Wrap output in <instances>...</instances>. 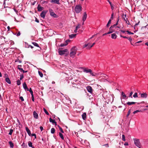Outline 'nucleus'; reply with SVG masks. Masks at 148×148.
I'll return each mask as SVG.
<instances>
[{"mask_svg": "<svg viewBox=\"0 0 148 148\" xmlns=\"http://www.w3.org/2000/svg\"><path fill=\"white\" fill-rule=\"evenodd\" d=\"M120 36L121 37H122V38H128L126 37V36H122L121 35H120Z\"/></svg>", "mask_w": 148, "mask_h": 148, "instance_id": "e2e57ef3", "label": "nucleus"}, {"mask_svg": "<svg viewBox=\"0 0 148 148\" xmlns=\"http://www.w3.org/2000/svg\"><path fill=\"white\" fill-rule=\"evenodd\" d=\"M126 32H127L128 34H133L134 33L132 32H131L129 31H126Z\"/></svg>", "mask_w": 148, "mask_h": 148, "instance_id": "49530a36", "label": "nucleus"}, {"mask_svg": "<svg viewBox=\"0 0 148 148\" xmlns=\"http://www.w3.org/2000/svg\"><path fill=\"white\" fill-rule=\"evenodd\" d=\"M43 110H44V112H45L47 115H49V113L47 111V110H46V109L44 108H43Z\"/></svg>", "mask_w": 148, "mask_h": 148, "instance_id": "58836bf2", "label": "nucleus"}, {"mask_svg": "<svg viewBox=\"0 0 148 148\" xmlns=\"http://www.w3.org/2000/svg\"><path fill=\"white\" fill-rule=\"evenodd\" d=\"M76 35V34H72L69 35V38H74Z\"/></svg>", "mask_w": 148, "mask_h": 148, "instance_id": "a878e982", "label": "nucleus"}, {"mask_svg": "<svg viewBox=\"0 0 148 148\" xmlns=\"http://www.w3.org/2000/svg\"><path fill=\"white\" fill-rule=\"evenodd\" d=\"M113 32V31H109L107 33V34H110L111 33H112Z\"/></svg>", "mask_w": 148, "mask_h": 148, "instance_id": "052dcab7", "label": "nucleus"}, {"mask_svg": "<svg viewBox=\"0 0 148 148\" xmlns=\"http://www.w3.org/2000/svg\"><path fill=\"white\" fill-rule=\"evenodd\" d=\"M28 91H29L31 95H33V92L32 90V88H29V89Z\"/></svg>", "mask_w": 148, "mask_h": 148, "instance_id": "a19ab883", "label": "nucleus"}, {"mask_svg": "<svg viewBox=\"0 0 148 148\" xmlns=\"http://www.w3.org/2000/svg\"><path fill=\"white\" fill-rule=\"evenodd\" d=\"M49 121L51 122L53 124H55V125H56L57 123L55 121V120L52 119L51 118H50L49 119Z\"/></svg>", "mask_w": 148, "mask_h": 148, "instance_id": "f8f14e48", "label": "nucleus"}, {"mask_svg": "<svg viewBox=\"0 0 148 148\" xmlns=\"http://www.w3.org/2000/svg\"><path fill=\"white\" fill-rule=\"evenodd\" d=\"M136 103V102H128L127 103V104L129 105H130L132 104H134Z\"/></svg>", "mask_w": 148, "mask_h": 148, "instance_id": "b1692460", "label": "nucleus"}, {"mask_svg": "<svg viewBox=\"0 0 148 148\" xmlns=\"http://www.w3.org/2000/svg\"><path fill=\"white\" fill-rule=\"evenodd\" d=\"M75 10L76 13H79L82 10V7L80 5H77L75 7Z\"/></svg>", "mask_w": 148, "mask_h": 148, "instance_id": "39448f33", "label": "nucleus"}, {"mask_svg": "<svg viewBox=\"0 0 148 148\" xmlns=\"http://www.w3.org/2000/svg\"><path fill=\"white\" fill-rule=\"evenodd\" d=\"M38 73L39 75L40 76V77H43V74L42 72H40L39 71H38Z\"/></svg>", "mask_w": 148, "mask_h": 148, "instance_id": "473e14b6", "label": "nucleus"}, {"mask_svg": "<svg viewBox=\"0 0 148 148\" xmlns=\"http://www.w3.org/2000/svg\"><path fill=\"white\" fill-rule=\"evenodd\" d=\"M122 140L124 141H125V136L124 134L122 135Z\"/></svg>", "mask_w": 148, "mask_h": 148, "instance_id": "a18cd8bd", "label": "nucleus"}, {"mask_svg": "<svg viewBox=\"0 0 148 148\" xmlns=\"http://www.w3.org/2000/svg\"><path fill=\"white\" fill-rule=\"evenodd\" d=\"M25 129L29 135L30 136L31 135V133L30 130L27 127H26Z\"/></svg>", "mask_w": 148, "mask_h": 148, "instance_id": "a211bd4d", "label": "nucleus"}, {"mask_svg": "<svg viewBox=\"0 0 148 148\" xmlns=\"http://www.w3.org/2000/svg\"><path fill=\"white\" fill-rule=\"evenodd\" d=\"M108 1L109 2V3H110V4L111 6V9L113 10L114 9V7L112 6V3L109 0Z\"/></svg>", "mask_w": 148, "mask_h": 148, "instance_id": "e433bc0d", "label": "nucleus"}, {"mask_svg": "<svg viewBox=\"0 0 148 148\" xmlns=\"http://www.w3.org/2000/svg\"><path fill=\"white\" fill-rule=\"evenodd\" d=\"M95 35H93L91 37H90V38H89L88 40H87V41H89L90 39L92 38H93L94 36H95Z\"/></svg>", "mask_w": 148, "mask_h": 148, "instance_id": "603ef678", "label": "nucleus"}, {"mask_svg": "<svg viewBox=\"0 0 148 148\" xmlns=\"http://www.w3.org/2000/svg\"><path fill=\"white\" fill-rule=\"evenodd\" d=\"M9 144L10 147L11 148H13L14 147V145L12 141H10L9 142Z\"/></svg>", "mask_w": 148, "mask_h": 148, "instance_id": "393cba45", "label": "nucleus"}, {"mask_svg": "<svg viewBox=\"0 0 148 148\" xmlns=\"http://www.w3.org/2000/svg\"><path fill=\"white\" fill-rule=\"evenodd\" d=\"M80 27V26H79V24H78V25H77L76 27V29H78Z\"/></svg>", "mask_w": 148, "mask_h": 148, "instance_id": "13d9d810", "label": "nucleus"}, {"mask_svg": "<svg viewBox=\"0 0 148 148\" xmlns=\"http://www.w3.org/2000/svg\"><path fill=\"white\" fill-rule=\"evenodd\" d=\"M33 116L34 118L36 119H38V115L36 111H34L33 112Z\"/></svg>", "mask_w": 148, "mask_h": 148, "instance_id": "4468645a", "label": "nucleus"}, {"mask_svg": "<svg viewBox=\"0 0 148 148\" xmlns=\"http://www.w3.org/2000/svg\"><path fill=\"white\" fill-rule=\"evenodd\" d=\"M49 11L50 13V14L51 13V12H53V10L51 9H49Z\"/></svg>", "mask_w": 148, "mask_h": 148, "instance_id": "8fccbe9b", "label": "nucleus"}, {"mask_svg": "<svg viewBox=\"0 0 148 148\" xmlns=\"http://www.w3.org/2000/svg\"><path fill=\"white\" fill-rule=\"evenodd\" d=\"M55 129L54 128H52L51 129V133L52 134H54L55 132Z\"/></svg>", "mask_w": 148, "mask_h": 148, "instance_id": "2f4dec72", "label": "nucleus"}, {"mask_svg": "<svg viewBox=\"0 0 148 148\" xmlns=\"http://www.w3.org/2000/svg\"><path fill=\"white\" fill-rule=\"evenodd\" d=\"M0 38H1V39H2V40H4L5 42H8V40H5L6 39L3 36H1L0 37Z\"/></svg>", "mask_w": 148, "mask_h": 148, "instance_id": "412c9836", "label": "nucleus"}, {"mask_svg": "<svg viewBox=\"0 0 148 148\" xmlns=\"http://www.w3.org/2000/svg\"><path fill=\"white\" fill-rule=\"evenodd\" d=\"M141 110H136L134 111L133 112V113L134 114H136V113H137V112H141Z\"/></svg>", "mask_w": 148, "mask_h": 148, "instance_id": "37998d69", "label": "nucleus"}, {"mask_svg": "<svg viewBox=\"0 0 148 148\" xmlns=\"http://www.w3.org/2000/svg\"><path fill=\"white\" fill-rule=\"evenodd\" d=\"M32 101H34V96H33V95H32Z\"/></svg>", "mask_w": 148, "mask_h": 148, "instance_id": "4d7b16f0", "label": "nucleus"}, {"mask_svg": "<svg viewBox=\"0 0 148 148\" xmlns=\"http://www.w3.org/2000/svg\"><path fill=\"white\" fill-rule=\"evenodd\" d=\"M50 15L51 16H53V17H57V15L54 13V12H51V13L50 14Z\"/></svg>", "mask_w": 148, "mask_h": 148, "instance_id": "5701e85b", "label": "nucleus"}, {"mask_svg": "<svg viewBox=\"0 0 148 148\" xmlns=\"http://www.w3.org/2000/svg\"><path fill=\"white\" fill-rule=\"evenodd\" d=\"M23 75H20V80H21L23 78Z\"/></svg>", "mask_w": 148, "mask_h": 148, "instance_id": "09e8293b", "label": "nucleus"}, {"mask_svg": "<svg viewBox=\"0 0 148 148\" xmlns=\"http://www.w3.org/2000/svg\"><path fill=\"white\" fill-rule=\"evenodd\" d=\"M87 17V14L86 12H84L83 13V15L82 17V21L83 22V25L84 24V22L86 19Z\"/></svg>", "mask_w": 148, "mask_h": 148, "instance_id": "6e6552de", "label": "nucleus"}, {"mask_svg": "<svg viewBox=\"0 0 148 148\" xmlns=\"http://www.w3.org/2000/svg\"><path fill=\"white\" fill-rule=\"evenodd\" d=\"M133 97L135 98L137 97H138L137 93L136 92L133 95Z\"/></svg>", "mask_w": 148, "mask_h": 148, "instance_id": "ea45409f", "label": "nucleus"}, {"mask_svg": "<svg viewBox=\"0 0 148 148\" xmlns=\"http://www.w3.org/2000/svg\"><path fill=\"white\" fill-rule=\"evenodd\" d=\"M25 47L26 48H28L30 47V45H29L26 42H25Z\"/></svg>", "mask_w": 148, "mask_h": 148, "instance_id": "4c0bfd02", "label": "nucleus"}, {"mask_svg": "<svg viewBox=\"0 0 148 148\" xmlns=\"http://www.w3.org/2000/svg\"><path fill=\"white\" fill-rule=\"evenodd\" d=\"M121 95L122 96L123 99H126L127 98V97L126 95L123 92H121Z\"/></svg>", "mask_w": 148, "mask_h": 148, "instance_id": "f3484780", "label": "nucleus"}, {"mask_svg": "<svg viewBox=\"0 0 148 148\" xmlns=\"http://www.w3.org/2000/svg\"><path fill=\"white\" fill-rule=\"evenodd\" d=\"M40 129L41 131H42V130H43V127L42 126H40Z\"/></svg>", "mask_w": 148, "mask_h": 148, "instance_id": "0e129e2a", "label": "nucleus"}, {"mask_svg": "<svg viewBox=\"0 0 148 148\" xmlns=\"http://www.w3.org/2000/svg\"><path fill=\"white\" fill-rule=\"evenodd\" d=\"M59 136L61 138L62 140H64V137L63 134L61 133L60 132H59Z\"/></svg>", "mask_w": 148, "mask_h": 148, "instance_id": "cd10ccee", "label": "nucleus"}, {"mask_svg": "<svg viewBox=\"0 0 148 148\" xmlns=\"http://www.w3.org/2000/svg\"><path fill=\"white\" fill-rule=\"evenodd\" d=\"M113 13H112V15H111V16L110 17V19H111H111H113Z\"/></svg>", "mask_w": 148, "mask_h": 148, "instance_id": "69168bd1", "label": "nucleus"}, {"mask_svg": "<svg viewBox=\"0 0 148 148\" xmlns=\"http://www.w3.org/2000/svg\"><path fill=\"white\" fill-rule=\"evenodd\" d=\"M5 80L6 82L9 84H11V82L10 79L8 77H7L5 79Z\"/></svg>", "mask_w": 148, "mask_h": 148, "instance_id": "aec40b11", "label": "nucleus"}, {"mask_svg": "<svg viewBox=\"0 0 148 148\" xmlns=\"http://www.w3.org/2000/svg\"><path fill=\"white\" fill-rule=\"evenodd\" d=\"M67 45V43H64L61 44L60 45V47H63L66 46Z\"/></svg>", "mask_w": 148, "mask_h": 148, "instance_id": "f704fd0d", "label": "nucleus"}, {"mask_svg": "<svg viewBox=\"0 0 148 148\" xmlns=\"http://www.w3.org/2000/svg\"><path fill=\"white\" fill-rule=\"evenodd\" d=\"M20 98L22 101H24V99L23 97H22V96L20 97Z\"/></svg>", "mask_w": 148, "mask_h": 148, "instance_id": "864d4df0", "label": "nucleus"}, {"mask_svg": "<svg viewBox=\"0 0 148 148\" xmlns=\"http://www.w3.org/2000/svg\"><path fill=\"white\" fill-rule=\"evenodd\" d=\"M84 72L88 73H89L90 75L93 76H95L97 75L95 73L92 72L91 69H88L87 68H84L83 69Z\"/></svg>", "mask_w": 148, "mask_h": 148, "instance_id": "f257e3e1", "label": "nucleus"}, {"mask_svg": "<svg viewBox=\"0 0 148 148\" xmlns=\"http://www.w3.org/2000/svg\"><path fill=\"white\" fill-rule=\"evenodd\" d=\"M86 114L85 113H84L82 115V119L85 120L86 119Z\"/></svg>", "mask_w": 148, "mask_h": 148, "instance_id": "4be33fe9", "label": "nucleus"}, {"mask_svg": "<svg viewBox=\"0 0 148 148\" xmlns=\"http://www.w3.org/2000/svg\"><path fill=\"white\" fill-rule=\"evenodd\" d=\"M133 94V92H131L130 93L129 97H131V98H132V95Z\"/></svg>", "mask_w": 148, "mask_h": 148, "instance_id": "de8ad7c7", "label": "nucleus"}, {"mask_svg": "<svg viewBox=\"0 0 148 148\" xmlns=\"http://www.w3.org/2000/svg\"><path fill=\"white\" fill-rule=\"evenodd\" d=\"M123 18H124V20L125 21L126 23H127V21L126 20L127 19V18H126V14H125L124 15V17H123Z\"/></svg>", "mask_w": 148, "mask_h": 148, "instance_id": "c03bdc74", "label": "nucleus"}, {"mask_svg": "<svg viewBox=\"0 0 148 148\" xmlns=\"http://www.w3.org/2000/svg\"><path fill=\"white\" fill-rule=\"evenodd\" d=\"M47 12V11L46 10H44L42 11L40 14V16L42 18H44L45 17V15Z\"/></svg>", "mask_w": 148, "mask_h": 148, "instance_id": "0eeeda50", "label": "nucleus"}, {"mask_svg": "<svg viewBox=\"0 0 148 148\" xmlns=\"http://www.w3.org/2000/svg\"><path fill=\"white\" fill-rule=\"evenodd\" d=\"M68 51L67 49H65L62 50H60L59 51V53L60 55H62L65 54L66 56L67 55L68 53Z\"/></svg>", "mask_w": 148, "mask_h": 148, "instance_id": "20e7f679", "label": "nucleus"}, {"mask_svg": "<svg viewBox=\"0 0 148 148\" xmlns=\"http://www.w3.org/2000/svg\"><path fill=\"white\" fill-rule=\"evenodd\" d=\"M32 44L35 46H36L37 47H39V45L36 42H33Z\"/></svg>", "mask_w": 148, "mask_h": 148, "instance_id": "c756f323", "label": "nucleus"}, {"mask_svg": "<svg viewBox=\"0 0 148 148\" xmlns=\"http://www.w3.org/2000/svg\"><path fill=\"white\" fill-rule=\"evenodd\" d=\"M119 21V19H118L117 21L116 24H114L113 26H112L110 27V31H113L111 29L112 28H113V27H114L115 26H116V25H118Z\"/></svg>", "mask_w": 148, "mask_h": 148, "instance_id": "2eb2a0df", "label": "nucleus"}, {"mask_svg": "<svg viewBox=\"0 0 148 148\" xmlns=\"http://www.w3.org/2000/svg\"><path fill=\"white\" fill-rule=\"evenodd\" d=\"M21 34H20V32H18L17 33V36H19Z\"/></svg>", "mask_w": 148, "mask_h": 148, "instance_id": "338daca9", "label": "nucleus"}, {"mask_svg": "<svg viewBox=\"0 0 148 148\" xmlns=\"http://www.w3.org/2000/svg\"><path fill=\"white\" fill-rule=\"evenodd\" d=\"M131 113V110L130 109L129 110L127 115L126 116L127 117H128Z\"/></svg>", "mask_w": 148, "mask_h": 148, "instance_id": "c9c22d12", "label": "nucleus"}, {"mask_svg": "<svg viewBox=\"0 0 148 148\" xmlns=\"http://www.w3.org/2000/svg\"><path fill=\"white\" fill-rule=\"evenodd\" d=\"M13 131V130L11 129L10 130V132L8 134L10 135H11Z\"/></svg>", "mask_w": 148, "mask_h": 148, "instance_id": "79ce46f5", "label": "nucleus"}, {"mask_svg": "<svg viewBox=\"0 0 148 148\" xmlns=\"http://www.w3.org/2000/svg\"><path fill=\"white\" fill-rule=\"evenodd\" d=\"M141 97L142 98H146L147 96V94L146 93L141 94Z\"/></svg>", "mask_w": 148, "mask_h": 148, "instance_id": "ddd939ff", "label": "nucleus"}, {"mask_svg": "<svg viewBox=\"0 0 148 148\" xmlns=\"http://www.w3.org/2000/svg\"><path fill=\"white\" fill-rule=\"evenodd\" d=\"M21 65H18V69L20 71H23V69L20 68V67H19V66H21Z\"/></svg>", "mask_w": 148, "mask_h": 148, "instance_id": "c85d7f7f", "label": "nucleus"}, {"mask_svg": "<svg viewBox=\"0 0 148 148\" xmlns=\"http://www.w3.org/2000/svg\"><path fill=\"white\" fill-rule=\"evenodd\" d=\"M86 89L88 91L91 93H92V88L90 86H88L86 87Z\"/></svg>", "mask_w": 148, "mask_h": 148, "instance_id": "1a4fd4ad", "label": "nucleus"}, {"mask_svg": "<svg viewBox=\"0 0 148 148\" xmlns=\"http://www.w3.org/2000/svg\"><path fill=\"white\" fill-rule=\"evenodd\" d=\"M117 36L115 33L112 34H111V38L112 39H115L116 38Z\"/></svg>", "mask_w": 148, "mask_h": 148, "instance_id": "6ab92c4d", "label": "nucleus"}, {"mask_svg": "<svg viewBox=\"0 0 148 148\" xmlns=\"http://www.w3.org/2000/svg\"><path fill=\"white\" fill-rule=\"evenodd\" d=\"M35 21L38 23H39V20L36 18H35Z\"/></svg>", "mask_w": 148, "mask_h": 148, "instance_id": "bf43d9fd", "label": "nucleus"}, {"mask_svg": "<svg viewBox=\"0 0 148 148\" xmlns=\"http://www.w3.org/2000/svg\"><path fill=\"white\" fill-rule=\"evenodd\" d=\"M133 140L134 141V143L135 145L139 148H141L140 147L141 144L140 143L139 139L136 138H134L133 139Z\"/></svg>", "mask_w": 148, "mask_h": 148, "instance_id": "7ed1b4c3", "label": "nucleus"}, {"mask_svg": "<svg viewBox=\"0 0 148 148\" xmlns=\"http://www.w3.org/2000/svg\"><path fill=\"white\" fill-rule=\"evenodd\" d=\"M95 42H94L92 45H90L89 43L85 44L83 46L84 48L86 47L87 49H90L92 48L95 44Z\"/></svg>", "mask_w": 148, "mask_h": 148, "instance_id": "423d86ee", "label": "nucleus"}, {"mask_svg": "<svg viewBox=\"0 0 148 148\" xmlns=\"http://www.w3.org/2000/svg\"><path fill=\"white\" fill-rule=\"evenodd\" d=\"M23 88H24L25 90H29V89L27 88V86L25 82L23 84Z\"/></svg>", "mask_w": 148, "mask_h": 148, "instance_id": "9b49d317", "label": "nucleus"}, {"mask_svg": "<svg viewBox=\"0 0 148 148\" xmlns=\"http://www.w3.org/2000/svg\"><path fill=\"white\" fill-rule=\"evenodd\" d=\"M111 19H110L108 22V23H107V25H106V26L107 27H108L109 26V24H110L111 23Z\"/></svg>", "mask_w": 148, "mask_h": 148, "instance_id": "72a5a7b5", "label": "nucleus"}, {"mask_svg": "<svg viewBox=\"0 0 148 148\" xmlns=\"http://www.w3.org/2000/svg\"><path fill=\"white\" fill-rule=\"evenodd\" d=\"M28 145L29 147H31L32 148L33 147L32 146V143L31 141H29L28 142Z\"/></svg>", "mask_w": 148, "mask_h": 148, "instance_id": "bb28decb", "label": "nucleus"}, {"mask_svg": "<svg viewBox=\"0 0 148 148\" xmlns=\"http://www.w3.org/2000/svg\"><path fill=\"white\" fill-rule=\"evenodd\" d=\"M38 10V11H41L43 9V8L38 5L37 7Z\"/></svg>", "mask_w": 148, "mask_h": 148, "instance_id": "dca6fc26", "label": "nucleus"}, {"mask_svg": "<svg viewBox=\"0 0 148 148\" xmlns=\"http://www.w3.org/2000/svg\"><path fill=\"white\" fill-rule=\"evenodd\" d=\"M16 83L17 84L18 86L20 85L21 83L20 80L18 79Z\"/></svg>", "mask_w": 148, "mask_h": 148, "instance_id": "7c9ffc66", "label": "nucleus"}, {"mask_svg": "<svg viewBox=\"0 0 148 148\" xmlns=\"http://www.w3.org/2000/svg\"><path fill=\"white\" fill-rule=\"evenodd\" d=\"M127 39L130 42L132 41V38L131 37L128 38Z\"/></svg>", "mask_w": 148, "mask_h": 148, "instance_id": "680f3d73", "label": "nucleus"}, {"mask_svg": "<svg viewBox=\"0 0 148 148\" xmlns=\"http://www.w3.org/2000/svg\"><path fill=\"white\" fill-rule=\"evenodd\" d=\"M124 145L125 146H127V145H128V144L126 142L124 143Z\"/></svg>", "mask_w": 148, "mask_h": 148, "instance_id": "774afa93", "label": "nucleus"}, {"mask_svg": "<svg viewBox=\"0 0 148 148\" xmlns=\"http://www.w3.org/2000/svg\"><path fill=\"white\" fill-rule=\"evenodd\" d=\"M77 50V48L76 47H73L71 50V52L70 53V56L71 57L74 58L76 54Z\"/></svg>", "mask_w": 148, "mask_h": 148, "instance_id": "f03ea898", "label": "nucleus"}, {"mask_svg": "<svg viewBox=\"0 0 148 148\" xmlns=\"http://www.w3.org/2000/svg\"><path fill=\"white\" fill-rule=\"evenodd\" d=\"M32 136H34L35 138H36V135L35 134H32Z\"/></svg>", "mask_w": 148, "mask_h": 148, "instance_id": "6e6d98bb", "label": "nucleus"}, {"mask_svg": "<svg viewBox=\"0 0 148 148\" xmlns=\"http://www.w3.org/2000/svg\"><path fill=\"white\" fill-rule=\"evenodd\" d=\"M59 130L62 133H64V131L63 130L62 128L61 127H60Z\"/></svg>", "mask_w": 148, "mask_h": 148, "instance_id": "3c124183", "label": "nucleus"}, {"mask_svg": "<svg viewBox=\"0 0 148 148\" xmlns=\"http://www.w3.org/2000/svg\"><path fill=\"white\" fill-rule=\"evenodd\" d=\"M59 1L60 0H51L50 2L52 3L59 4Z\"/></svg>", "mask_w": 148, "mask_h": 148, "instance_id": "9d476101", "label": "nucleus"}, {"mask_svg": "<svg viewBox=\"0 0 148 148\" xmlns=\"http://www.w3.org/2000/svg\"><path fill=\"white\" fill-rule=\"evenodd\" d=\"M103 146H105L107 147H109V145L108 143L103 145Z\"/></svg>", "mask_w": 148, "mask_h": 148, "instance_id": "5fc2aeb1", "label": "nucleus"}]
</instances>
